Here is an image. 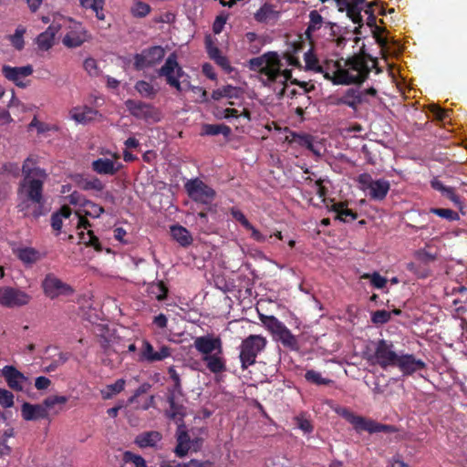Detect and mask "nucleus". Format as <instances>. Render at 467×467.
Here are the masks:
<instances>
[{
  "label": "nucleus",
  "instance_id": "obj_35",
  "mask_svg": "<svg viewBox=\"0 0 467 467\" xmlns=\"http://www.w3.org/2000/svg\"><path fill=\"white\" fill-rule=\"evenodd\" d=\"M308 17L309 22L306 30V35L307 38H310L312 34L319 30L326 22H324L323 16L317 10L310 11Z\"/></svg>",
  "mask_w": 467,
  "mask_h": 467
},
{
  "label": "nucleus",
  "instance_id": "obj_22",
  "mask_svg": "<svg viewBox=\"0 0 467 467\" xmlns=\"http://www.w3.org/2000/svg\"><path fill=\"white\" fill-rule=\"evenodd\" d=\"M21 414L26 420H36L40 419H47L49 412L46 410L43 403L41 404H30L25 402L21 407Z\"/></svg>",
  "mask_w": 467,
  "mask_h": 467
},
{
  "label": "nucleus",
  "instance_id": "obj_34",
  "mask_svg": "<svg viewBox=\"0 0 467 467\" xmlns=\"http://www.w3.org/2000/svg\"><path fill=\"white\" fill-rule=\"evenodd\" d=\"M304 59L306 62V68L308 70H313L317 73H324V77L326 76V73H329L330 75L333 74V71L336 69V67L333 66V69L331 71L326 70L324 71V68L322 66L318 64V59L316 57V55L311 51L308 50L305 53ZM336 62L333 63V65Z\"/></svg>",
  "mask_w": 467,
  "mask_h": 467
},
{
  "label": "nucleus",
  "instance_id": "obj_37",
  "mask_svg": "<svg viewBox=\"0 0 467 467\" xmlns=\"http://www.w3.org/2000/svg\"><path fill=\"white\" fill-rule=\"evenodd\" d=\"M167 400L170 405V410L168 411L169 418L174 420L182 421L184 407L175 402V395L173 393L169 394Z\"/></svg>",
  "mask_w": 467,
  "mask_h": 467
},
{
  "label": "nucleus",
  "instance_id": "obj_64",
  "mask_svg": "<svg viewBox=\"0 0 467 467\" xmlns=\"http://www.w3.org/2000/svg\"><path fill=\"white\" fill-rule=\"evenodd\" d=\"M124 459L126 462H131L134 463L135 467H147L145 460L141 456L132 452L126 451L124 454Z\"/></svg>",
  "mask_w": 467,
  "mask_h": 467
},
{
  "label": "nucleus",
  "instance_id": "obj_49",
  "mask_svg": "<svg viewBox=\"0 0 467 467\" xmlns=\"http://www.w3.org/2000/svg\"><path fill=\"white\" fill-rule=\"evenodd\" d=\"M360 278L368 279L371 285L377 289L384 288L388 283V279L380 275L379 273L376 271L373 273H364Z\"/></svg>",
  "mask_w": 467,
  "mask_h": 467
},
{
  "label": "nucleus",
  "instance_id": "obj_63",
  "mask_svg": "<svg viewBox=\"0 0 467 467\" xmlns=\"http://www.w3.org/2000/svg\"><path fill=\"white\" fill-rule=\"evenodd\" d=\"M104 187L105 185L103 184V182L97 177H94L89 180H85L82 185V188L86 191L95 190L100 192L104 189Z\"/></svg>",
  "mask_w": 467,
  "mask_h": 467
},
{
  "label": "nucleus",
  "instance_id": "obj_42",
  "mask_svg": "<svg viewBox=\"0 0 467 467\" xmlns=\"http://www.w3.org/2000/svg\"><path fill=\"white\" fill-rule=\"evenodd\" d=\"M148 292L158 301H163L168 295V287L163 281L150 284Z\"/></svg>",
  "mask_w": 467,
  "mask_h": 467
},
{
  "label": "nucleus",
  "instance_id": "obj_52",
  "mask_svg": "<svg viewBox=\"0 0 467 467\" xmlns=\"http://www.w3.org/2000/svg\"><path fill=\"white\" fill-rule=\"evenodd\" d=\"M82 206L84 208L83 212L86 216L99 218L104 213V208L102 206L91 201H84L82 202Z\"/></svg>",
  "mask_w": 467,
  "mask_h": 467
},
{
  "label": "nucleus",
  "instance_id": "obj_8",
  "mask_svg": "<svg viewBox=\"0 0 467 467\" xmlns=\"http://www.w3.org/2000/svg\"><path fill=\"white\" fill-rule=\"evenodd\" d=\"M184 189L189 198L198 203L211 204L216 197V192L200 178L188 180Z\"/></svg>",
  "mask_w": 467,
  "mask_h": 467
},
{
  "label": "nucleus",
  "instance_id": "obj_3",
  "mask_svg": "<svg viewBox=\"0 0 467 467\" xmlns=\"http://www.w3.org/2000/svg\"><path fill=\"white\" fill-rule=\"evenodd\" d=\"M47 177H32L28 175L19 182L17 188V195L20 198H26L32 203L37 205L33 211L32 215L38 218L43 215V203H44V182Z\"/></svg>",
  "mask_w": 467,
  "mask_h": 467
},
{
  "label": "nucleus",
  "instance_id": "obj_12",
  "mask_svg": "<svg viewBox=\"0 0 467 467\" xmlns=\"http://www.w3.org/2000/svg\"><path fill=\"white\" fill-rule=\"evenodd\" d=\"M31 296L24 291L10 286L0 287V304L6 307H19L27 305Z\"/></svg>",
  "mask_w": 467,
  "mask_h": 467
},
{
  "label": "nucleus",
  "instance_id": "obj_59",
  "mask_svg": "<svg viewBox=\"0 0 467 467\" xmlns=\"http://www.w3.org/2000/svg\"><path fill=\"white\" fill-rule=\"evenodd\" d=\"M391 318V312L387 310H377L371 314V322L376 325L388 323Z\"/></svg>",
  "mask_w": 467,
  "mask_h": 467
},
{
  "label": "nucleus",
  "instance_id": "obj_43",
  "mask_svg": "<svg viewBox=\"0 0 467 467\" xmlns=\"http://www.w3.org/2000/svg\"><path fill=\"white\" fill-rule=\"evenodd\" d=\"M17 257L25 264H34L39 260V253L32 247H26L17 251Z\"/></svg>",
  "mask_w": 467,
  "mask_h": 467
},
{
  "label": "nucleus",
  "instance_id": "obj_55",
  "mask_svg": "<svg viewBox=\"0 0 467 467\" xmlns=\"http://www.w3.org/2000/svg\"><path fill=\"white\" fill-rule=\"evenodd\" d=\"M26 33V28L19 26L14 35L9 36V40L12 44V46L16 50H22L25 47V41H24V34Z\"/></svg>",
  "mask_w": 467,
  "mask_h": 467
},
{
  "label": "nucleus",
  "instance_id": "obj_31",
  "mask_svg": "<svg viewBox=\"0 0 467 467\" xmlns=\"http://www.w3.org/2000/svg\"><path fill=\"white\" fill-rule=\"evenodd\" d=\"M161 439L158 431H146L138 435L135 443L140 448L154 447Z\"/></svg>",
  "mask_w": 467,
  "mask_h": 467
},
{
  "label": "nucleus",
  "instance_id": "obj_58",
  "mask_svg": "<svg viewBox=\"0 0 467 467\" xmlns=\"http://www.w3.org/2000/svg\"><path fill=\"white\" fill-rule=\"evenodd\" d=\"M55 38L51 36V34L46 33L45 31L38 35L36 37V44L41 50H48L54 45Z\"/></svg>",
  "mask_w": 467,
  "mask_h": 467
},
{
  "label": "nucleus",
  "instance_id": "obj_41",
  "mask_svg": "<svg viewBox=\"0 0 467 467\" xmlns=\"http://www.w3.org/2000/svg\"><path fill=\"white\" fill-rule=\"evenodd\" d=\"M79 240L87 246L93 247L97 252H102L103 250V247L99 238L94 234V232L91 230H88L87 233L80 232Z\"/></svg>",
  "mask_w": 467,
  "mask_h": 467
},
{
  "label": "nucleus",
  "instance_id": "obj_23",
  "mask_svg": "<svg viewBox=\"0 0 467 467\" xmlns=\"http://www.w3.org/2000/svg\"><path fill=\"white\" fill-rule=\"evenodd\" d=\"M364 102L363 92L358 88H348L340 98L337 99L336 105H346L353 109Z\"/></svg>",
  "mask_w": 467,
  "mask_h": 467
},
{
  "label": "nucleus",
  "instance_id": "obj_24",
  "mask_svg": "<svg viewBox=\"0 0 467 467\" xmlns=\"http://www.w3.org/2000/svg\"><path fill=\"white\" fill-rule=\"evenodd\" d=\"M231 214L234 220L239 222L242 226L251 232V238L258 243L266 241V237L262 234L254 225L247 220L244 213L238 209L232 208Z\"/></svg>",
  "mask_w": 467,
  "mask_h": 467
},
{
  "label": "nucleus",
  "instance_id": "obj_50",
  "mask_svg": "<svg viewBox=\"0 0 467 467\" xmlns=\"http://www.w3.org/2000/svg\"><path fill=\"white\" fill-rule=\"evenodd\" d=\"M261 320L275 336H276L285 326L274 316H264L261 317Z\"/></svg>",
  "mask_w": 467,
  "mask_h": 467
},
{
  "label": "nucleus",
  "instance_id": "obj_14",
  "mask_svg": "<svg viewBox=\"0 0 467 467\" xmlns=\"http://www.w3.org/2000/svg\"><path fill=\"white\" fill-rule=\"evenodd\" d=\"M125 106L136 119L155 121L159 119L158 111L151 104L140 100L128 99L125 101Z\"/></svg>",
  "mask_w": 467,
  "mask_h": 467
},
{
  "label": "nucleus",
  "instance_id": "obj_38",
  "mask_svg": "<svg viewBox=\"0 0 467 467\" xmlns=\"http://www.w3.org/2000/svg\"><path fill=\"white\" fill-rule=\"evenodd\" d=\"M80 5L86 9H91L95 12L96 17L99 20H104L105 15L103 13L105 1L104 0H78Z\"/></svg>",
  "mask_w": 467,
  "mask_h": 467
},
{
  "label": "nucleus",
  "instance_id": "obj_33",
  "mask_svg": "<svg viewBox=\"0 0 467 467\" xmlns=\"http://www.w3.org/2000/svg\"><path fill=\"white\" fill-rule=\"evenodd\" d=\"M241 93L242 91L240 88L226 85L214 89L212 93V99L213 100H220L223 98L238 99L241 96Z\"/></svg>",
  "mask_w": 467,
  "mask_h": 467
},
{
  "label": "nucleus",
  "instance_id": "obj_39",
  "mask_svg": "<svg viewBox=\"0 0 467 467\" xmlns=\"http://www.w3.org/2000/svg\"><path fill=\"white\" fill-rule=\"evenodd\" d=\"M277 339L283 346L291 349H297L298 343L296 337L292 332L285 326V327L276 335Z\"/></svg>",
  "mask_w": 467,
  "mask_h": 467
},
{
  "label": "nucleus",
  "instance_id": "obj_2",
  "mask_svg": "<svg viewBox=\"0 0 467 467\" xmlns=\"http://www.w3.org/2000/svg\"><path fill=\"white\" fill-rule=\"evenodd\" d=\"M280 66H282V61L275 51H269L260 57H253L248 62L249 69L261 75L260 80L264 86L275 83Z\"/></svg>",
  "mask_w": 467,
  "mask_h": 467
},
{
  "label": "nucleus",
  "instance_id": "obj_18",
  "mask_svg": "<svg viewBox=\"0 0 467 467\" xmlns=\"http://www.w3.org/2000/svg\"><path fill=\"white\" fill-rule=\"evenodd\" d=\"M431 186L435 191L440 192L442 194V196L449 199L454 204V206H456L460 210V212L462 214L465 213L463 212V201L462 197L456 193L455 189L453 187L445 186L438 178H433L431 181Z\"/></svg>",
  "mask_w": 467,
  "mask_h": 467
},
{
  "label": "nucleus",
  "instance_id": "obj_10",
  "mask_svg": "<svg viewBox=\"0 0 467 467\" xmlns=\"http://www.w3.org/2000/svg\"><path fill=\"white\" fill-rule=\"evenodd\" d=\"M44 294L50 299H55L59 296H70L74 293V289L57 278L53 274H47L42 282Z\"/></svg>",
  "mask_w": 467,
  "mask_h": 467
},
{
  "label": "nucleus",
  "instance_id": "obj_6",
  "mask_svg": "<svg viewBox=\"0 0 467 467\" xmlns=\"http://www.w3.org/2000/svg\"><path fill=\"white\" fill-rule=\"evenodd\" d=\"M400 354L395 351L392 341L379 339L375 346L374 353L368 358L371 364L379 366L382 369L395 368Z\"/></svg>",
  "mask_w": 467,
  "mask_h": 467
},
{
  "label": "nucleus",
  "instance_id": "obj_20",
  "mask_svg": "<svg viewBox=\"0 0 467 467\" xmlns=\"http://www.w3.org/2000/svg\"><path fill=\"white\" fill-rule=\"evenodd\" d=\"M2 376L10 389L16 391L23 389V383L26 380V378L16 367L12 365L5 366L2 369Z\"/></svg>",
  "mask_w": 467,
  "mask_h": 467
},
{
  "label": "nucleus",
  "instance_id": "obj_13",
  "mask_svg": "<svg viewBox=\"0 0 467 467\" xmlns=\"http://www.w3.org/2000/svg\"><path fill=\"white\" fill-rule=\"evenodd\" d=\"M171 356V348L168 346L162 345L159 350H155L152 344L143 339L140 349L139 360L141 362L154 363L162 361Z\"/></svg>",
  "mask_w": 467,
  "mask_h": 467
},
{
  "label": "nucleus",
  "instance_id": "obj_61",
  "mask_svg": "<svg viewBox=\"0 0 467 467\" xmlns=\"http://www.w3.org/2000/svg\"><path fill=\"white\" fill-rule=\"evenodd\" d=\"M0 405L3 408H11L14 406V394L5 389L0 388Z\"/></svg>",
  "mask_w": 467,
  "mask_h": 467
},
{
  "label": "nucleus",
  "instance_id": "obj_28",
  "mask_svg": "<svg viewBox=\"0 0 467 467\" xmlns=\"http://www.w3.org/2000/svg\"><path fill=\"white\" fill-rule=\"evenodd\" d=\"M36 160L31 156L25 160L21 169L24 178H26L27 175L30 178L37 176L47 177L46 171L40 167L36 166Z\"/></svg>",
  "mask_w": 467,
  "mask_h": 467
},
{
  "label": "nucleus",
  "instance_id": "obj_16",
  "mask_svg": "<svg viewBox=\"0 0 467 467\" xmlns=\"http://www.w3.org/2000/svg\"><path fill=\"white\" fill-rule=\"evenodd\" d=\"M33 71L34 69L31 65L23 67H11L4 65L2 67V73L4 77L9 81L14 82L18 88H26L27 86L26 82H25L23 79L31 76Z\"/></svg>",
  "mask_w": 467,
  "mask_h": 467
},
{
  "label": "nucleus",
  "instance_id": "obj_60",
  "mask_svg": "<svg viewBox=\"0 0 467 467\" xmlns=\"http://www.w3.org/2000/svg\"><path fill=\"white\" fill-rule=\"evenodd\" d=\"M84 69L90 77H99L100 75V69L98 66L96 59L92 57L86 58L83 64Z\"/></svg>",
  "mask_w": 467,
  "mask_h": 467
},
{
  "label": "nucleus",
  "instance_id": "obj_7",
  "mask_svg": "<svg viewBox=\"0 0 467 467\" xmlns=\"http://www.w3.org/2000/svg\"><path fill=\"white\" fill-rule=\"evenodd\" d=\"M356 182L358 183L359 189L368 192V197L374 201H383L390 190L389 181L385 179L373 180L368 172L359 174Z\"/></svg>",
  "mask_w": 467,
  "mask_h": 467
},
{
  "label": "nucleus",
  "instance_id": "obj_27",
  "mask_svg": "<svg viewBox=\"0 0 467 467\" xmlns=\"http://www.w3.org/2000/svg\"><path fill=\"white\" fill-rule=\"evenodd\" d=\"M331 211L337 213L336 219L344 223H349L357 219L358 213L347 207L345 202H336L331 206Z\"/></svg>",
  "mask_w": 467,
  "mask_h": 467
},
{
  "label": "nucleus",
  "instance_id": "obj_46",
  "mask_svg": "<svg viewBox=\"0 0 467 467\" xmlns=\"http://www.w3.org/2000/svg\"><path fill=\"white\" fill-rule=\"evenodd\" d=\"M151 11V7L147 3L140 0H134L130 7V14L137 18L147 16Z\"/></svg>",
  "mask_w": 467,
  "mask_h": 467
},
{
  "label": "nucleus",
  "instance_id": "obj_19",
  "mask_svg": "<svg viewBox=\"0 0 467 467\" xmlns=\"http://www.w3.org/2000/svg\"><path fill=\"white\" fill-rule=\"evenodd\" d=\"M177 445L174 449V452L178 457H184L188 451L192 449V440L187 427L183 422L179 423L176 431Z\"/></svg>",
  "mask_w": 467,
  "mask_h": 467
},
{
  "label": "nucleus",
  "instance_id": "obj_32",
  "mask_svg": "<svg viewBox=\"0 0 467 467\" xmlns=\"http://www.w3.org/2000/svg\"><path fill=\"white\" fill-rule=\"evenodd\" d=\"M232 133V130L225 124H203L202 126V136H216L223 134L225 138H228Z\"/></svg>",
  "mask_w": 467,
  "mask_h": 467
},
{
  "label": "nucleus",
  "instance_id": "obj_11",
  "mask_svg": "<svg viewBox=\"0 0 467 467\" xmlns=\"http://www.w3.org/2000/svg\"><path fill=\"white\" fill-rule=\"evenodd\" d=\"M165 56L164 49L160 46L150 47L143 49L141 53L134 56V67L141 70L152 67L162 60Z\"/></svg>",
  "mask_w": 467,
  "mask_h": 467
},
{
  "label": "nucleus",
  "instance_id": "obj_15",
  "mask_svg": "<svg viewBox=\"0 0 467 467\" xmlns=\"http://www.w3.org/2000/svg\"><path fill=\"white\" fill-rule=\"evenodd\" d=\"M193 347L202 357H207L213 353H223L222 339L212 335L195 337Z\"/></svg>",
  "mask_w": 467,
  "mask_h": 467
},
{
  "label": "nucleus",
  "instance_id": "obj_17",
  "mask_svg": "<svg viewBox=\"0 0 467 467\" xmlns=\"http://www.w3.org/2000/svg\"><path fill=\"white\" fill-rule=\"evenodd\" d=\"M395 367L399 368L403 376H410L426 368V363L416 358L413 354H400Z\"/></svg>",
  "mask_w": 467,
  "mask_h": 467
},
{
  "label": "nucleus",
  "instance_id": "obj_51",
  "mask_svg": "<svg viewBox=\"0 0 467 467\" xmlns=\"http://www.w3.org/2000/svg\"><path fill=\"white\" fill-rule=\"evenodd\" d=\"M378 4L376 2H371L367 5V8L365 9V13L368 15L367 25L372 30V33L375 31H384L385 29L377 26V18L375 16L376 10L374 6H377Z\"/></svg>",
  "mask_w": 467,
  "mask_h": 467
},
{
  "label": "nucleus",
  "instance_id": "obj_54",
  "mask_svg": "<svg viewBox=\"0 0 467 467\" xmlns=\"http://www.w3.org/2000/svg\"><path fill=\"white\" fill-rule=\"evenodd\" d=\"M305 379L306 381L317 386L329 385L330 383H332L331 379L323 378L320 372L313 369L307 370L306 372Z\"/></svg>",
  "mask_w": 467,
  "mask_h": 467
},
{
  "label": "nucleus",
  "instance_id": "obj_30",
  "mask_svg": "<svg viewBox=\"0 0 467 467\" xmlns=\"http://www.w3.org/2000/svg\"><path fill=\"white\" fill-rule=\"evenodd\" d=\"M68 401V398L67 396L60 395H52L47 397L43 400V405L46 408V410L49 412V410H53L54 414H57L62 410V407Z\"/></svg>",
  "mask_w": 467,
  "mask_h": 467
},
{
  "label": "nucleus",
  "instance_id": "obj_5",
  "mask_svg": "<svg viewBox=\"0 0 467 467\" xmlns=\"http://www.w3.org/2000/svg\"><path fill=\"white\" fill-rule=\"evenodd\" d=\"M266 344V338L261 335H250L242 340L239 359L243 370L255 364L257 356L265 350Z\"/></svg>",
  "mask_w": 467,
  "mask_h": 467
},
{
  "label": "nucleus",
  "instance_id": "obj_9",
  "mask_svg": "<svg viewBox=\"0 0 467 467\" xmlns=\"http://www.w3.org/2000/svg\"><path fill=\"white\" fill-rule=\"evenodd\" d=\"M183 74L184 72L177 61V56L175 53H171L166 58L163 66L158 70L159 77H164L167 84L176 88L179 92L182 91L180 78Z\"/></svg>",
  "mask_w": 467,
  "mask_h": 467
},
{
  "label": "nucleus",
  "instance_id": "obj_4",
  "mask_svg": "<svg viewBox=\"0 0 467 467\" xmlns=\"http://www.w3.org/2000/svg\"><path fill=\"white\" fill-rule=\"evenodd\" d=\"M336 411L338 415L352 424L357 431H366L368 433H394L399 431L394 425L382 424L373 420L356 415L348 408H339Z\"/></svg>",
  "mask_w": 467,
  "mask_h": 467
},
{
  "label": "nucleus",
  "instance_id": "obj_47",
  "mask_svg": "<svg viewBox=\"0 0 467 467\" xmlns=\"http://www.w3.org/2000/svg\"><path fill=\"white\" fill-rule=\"evenodd\" d=\"M86 38L81 33L75 31L68 32L63 38V44L67 47H80Z\"/></svg>",
  "mask_w": 467,
  "mask_h": 467
},
{
  "label": "nucleus",
  "instance_id": "obj_57",
  "mask_svg": "<svg viewBox=\"0 0 467 467\" xmlns=\"http://www.w3.org/2000/svg\"><path fill=\"white\" fill-rule=\"evenodd\" d=\"M93 113V109L88 107H85L83 109H74L72 111V119H74L77 122L85 123L88 120L91 119V114Z\"/></svg>",
  "mask_w": 467,
  "mask_h": 467
},
{
  "label": "nucleus",
  "instance_id": "obj_21",
  "mask_svg": "<svg viewBox=\"0 0 467 467\" xmlns=\"http://www.w3.org/2000/svg\"><path fill=\"white\" fill-rule=\"evenodd\" d=\"M92 170L100 175H115L121 168L122 164L107 158H99L92 161Z\"/></svg>",
  "mask_w": 467,
  "mask_h": 467
},
{
  "label": "nucleus",
  "instance_id": "obj_53",
  "mask_svg": "<svg viewBox=\"0 0 467 467\" xmlns=\"http://www.w3.org/2000/svg\"><path fill=\"white\" fill-rule=\"evenodd\" d=\"M430 213L435 214L441 218L446 219L449 222H454L460 220L458 213L448 208H431Z\"/></svg>",
  "mask_w": 467,
  "mask_h": 467
},
{
  "label": "nucleus",
  "instance_id": "obj_26",
  "mask_svg": "<svg viewBox=\"0 0 467 467\" xmlns=\"http://www.w3.org/2000/svg\"><path fill=\"white\" fill-rule=\"evenodd\" d=\"M338 12H346L348 17L351 19L353 23H358L362 21V16L359 14V9H356L352 5L353 0H333Z\"/></svg>",
  "mask_w": 467,
  "mask_h": 467
},
{
  "label": "nucleus",
  "instance_id": "obj_44",
  "mask_svg": "<svg viewBox=\"0 0 467 467\" xmlns=\"http://www.w3.org/2000/svg\"><path fill=\"white\" fill-rule=\"evenodd\" d=\"M125 380L119 379L113 384L107 385V387L101 390V395L104 400H109L114 395L120 393L125 388Z\"/></svg>",
  "mask_w": 467,
  "mask_h": 467
},
{
  "label": "nucleus",
  "instance_id": "obj_25",
  "mask_svg": "<svg viewBox=\"0 0 467 467\" xmlns=\"http://www.w3.org/2000/svg\"><path fill=\"white\" fill-rule=\"evenodd\" d=\"M222 355L223 353H213V355L202 358L210 372L220 374L226 371V362Z\"/></svg>",
  "mask_w": 467,
  "mask_h": 467
},
{
  "label": "nucleus",
  "instance_id": "obj_29",
  "mask_svg": "<svg viewBox=\"0 0 467 467\" xmlns=\"http://www.w3.org/2000/svg\"><path fill=\"white\" fill-rule=\"evenodd\" d=\"M171 234L172 238L183 247H187L192 243L193 239L190 232L182 225L171 226Z\"/></svg>",
  "mask_w": 467,
  "mask_h": 467
},
{
  "label": "nucleus",
  "instance_id": "obj_62",
  "mask_svg": "<svg viewBox=\"0 0 467 467\" xmlns=\"http://www.w3.org/2000/svg\"><path fill=\"white\" fill-rule=\"evenodd\" d=\"M293 141L297 143L298 145L305 147L306 149H312L313 147V140L310 135L307 134H293Z\"/></svg>",
  "mask_w": 467,
  "mask_h": 467
},
{
  "label": "nucleus",
  "instance_id": "obj_36",
  "mask_svg": "<svg viewBox=\"0 0 467 467\" xmlns=\"http://www.w3.org/2000/svg\"><path fill=\"white\" fill-rule=\"evenodd\" d=\"M72 213V211L69 206L63 205L59 211L54 213L51 215V226L53 230L57 231V234L60 232L62 228V219L68 218Z\"/></svg>",
  "mask_w": 467,
  "mask_h": 467
},
{
  "label": "nucleus",
  "instance_id": "obj_56",
  "mask_svg": "<svg viewBox=\"0 0 467 467\" xmlns=\"http://www.w3.org/2000/svg\"><path fill=\"white\" fill-rule=\"evenodd\" d=\"M168 373L170 375V378L173 381L172 389L170 390V393H173L175 395H182V388L181 383V378L179 373L176 371L175 368L173 366L170 367L168 368Z\"/></svg>",
  "mask_w": 467,
  "mask_h": 467
},
{
  "label": "nucleus",
  "instance_id": "obj_48",
  "mask_svg": "<svg viewBox=\"0 0 467 467\" xmlns=\"http://www.w3.org/2000/svg\"><path fill=\"white\" fill-rule=\"evenodd\" d=\"M134 88L143 98L153 99L157 94L154 87L145 80L137 81Z\"/></svg>",
  "mask_w": 467,
  "mask_h": 467
},
{
  "label": "nucleus",
  "instance_id": "obj_1",
  "mask_svg": "<svg viewBox=\"0 0 467 467\" xmlns=\"http://www.w3.org/2000/svg\"><path fill=\"white\" fill-rule=\"evenodd\" d=\"M378 64V59L367 54L363 46L358 54L344 60V65H341L340 61H336L334 64L336 69L333 74L330 75L327 72L325 78L331 80L336 85H359L368 79L373 68L377 74L382 72Z\"/></svg>",
  "mask_w": 467,
  "mask_h": 467
},
{
  "label": "nucleus",
  "instance_id": "obj_40",
  "mask_svg": "<svg viewBox=\"0 0 467 467\" xmlns=\"http://www.w3.org/2000/svg\"><path fill=\"white\" fill-rule=\"evenodd\" d=\"M406 269L418 278H427L431 274L430 266L423 265L418 260L407 264Z\"/></svg>",
  "mask_w": 467,
  "mask_h": 467
},
{
  "label": "nucleus",
  "instance_id": "obj_45",
  "mask_svg": "<svg viewBox=\"0 0 467 467\" xmlns=\"http://www.w3.org/2000/svg\"><path fill=\"white\" fill-rule=\"evenodd\" d=\"M276 12L274 10V5L269 3H265L254 15L255 21L259 23H265Z\"/></svg>",
  "mask_w": 467,
  "mask_h": 467
}]
</instances>
